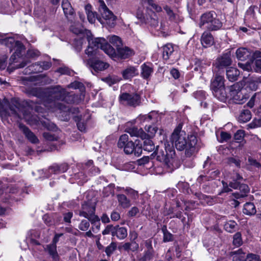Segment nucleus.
<instances>
[{"instance_id":"f257e3e1","label":"nucleus","mask_w":261,"mask_h":261,"mask_svg":"<svg viewBox=\"0 0 261 261\" xmlns=\"http://www.w3.org/2000/svg\"><path fill=\"white\" fill-rule=\"evenodd\" d=\"M182 124L179 123L174 129L170 137L171 143L166 141L164 142V149L156 146L151 158L154 154L156 155V160L164 163L165 167L169 172L178 168L179 162L175 155V147L179 151L186 150L187 156H191L195 151V146L197 143V137L193 135L187 136L186 132L181 130Z\"/></svg>"},{"instance_id":"f03ea898","label":"nucleus","mask_w":261,"mask_h":261,"mask_svg":"<svg viewBox=\"0 0 261 261\" xmlns=\"http://www.w3.org/2000/svg\"><path fill=\"white\" fill-rule=\"evenodd\" d=\"M88 46L85 53L88 56H93L96 54L98 48L103 50L105 53L111 57L116 56L115 49L102 38H93L91 32L86 33Z\"/></svg>"},{"instance_id":"7ed1b4c3","label":"nucleus","mask_w":261,"mask_h":261,"mask_svg":"<svg viewBox=\"0 0 261 261\" xmlns=\"http://www.w3.org/2000/svg\"><path fill=\"white\" fill-rule=\"evenodd\" d=\"M66 94V90L59 85L51 87L49 92V96L46 101H44V105L61 111H66L68 110L67 107L64 104L57 101V100L64 101Z\"/></svg>"},{"instance_id":"20e7f679","label":"nucleus","mask_w":261,"mask_h":261,"mask_svg":"<svg viewBox=\"0 0 261 261\" xmlns=\"http://www.w3.org/2000/svg\"><path fill=\"white\" fill-rule=\"evenodd\" d=\"M15 43L12 48V50H14L15 51L10 58V63L8 67V69L11 71L16 69L23 68L29 63L28 60L20 58L22 51L24 49V45L19 41H16Z\"/></svg>"},{"instance_id":"39448f33","label":"nucleus","mask_w":261,"mask_h":261,"mask_svg":"<svg viewBox=\"0 0 261 261\" xmlns=\"http://www.w3.org/2000/svg\"><path fill=\"white\" fill-rule=\"evenodd\" d=\"M224 82L225 79L223 76L217 74L211 84V89L213 95L222 102L225 101L228 98Z\"/></svg>"},{"instance_id":"423d86ee","label":"nucleus","mask_w":261,"mask_h":261,"mask_svg":"<svg viewBox=\"0 0 261 261\" xmlns=\"http://www.w3.org/2000/svg\"><path fill=\"white\" fill-rule=\"evenodd\" d=\"M216 17V13L213 11L203 14L200 17V27L205 26V28L210 31L220 29L222 27V23Z\"/></svg>"},{"instance_id":"0eeeda50","label":"nucleus","mask_w":261,"mask_h":261,"mask_svg":"<svg viewBox=\"0 0 261 261\" xmlns=\"http://www.w3.org/2000/svg\"><path fill=\"white\" fill-rule=\"evenodd\" d=\"M98 11L103 19H100L101 23H107L110 27L113 28L116 24V16L110 11L102 0L98 1Z\"/></svg>"},{"instance_id":"6e6552de","label":"nucleus","mask_w":261,"mask_h":261,"mask_svg":"<svg viewBox=\"0 0 261 261\" xmlns=\"http://www.w3.org/2000/svg\"><path fill=\"white\" fill-rule=\"evenodd\" d=\"M245 91L239 83H236L229 87L230 95L233 101L237 104L244 103L248 98Z\"/></svg>"},{"instance_id":"1a4fd4ad","label":"nucleus","mask_w":261,"mask_h":261,"mask_svg":"<svg viewBox=\"0 0 261 261\" xmlns=\"http://www.w3.org/2000/svg\"><path fill=\"white\" fill-rule=\"evenodd\" d=\"M136 16L138 19L140 20L141 22L152 27L155 28L158 25L157 15L151 10H147L145 14H144L142 11L139 10L137 12Z\"/></svg>"},{"instance_id":"9d476101","label":"nucleus","mask_w":261,"mask_h":261,"mask_svg":"<svg viewBox=\"0 0 261 261\" xmlns=\"http://www.w3.org/2000/svg\"><path fill=\"white\" fill-rule=\"evenodd\" d=\"M119 98L121 104L134 108L140 106L141 103L140 95L135 93L124 92L120 95Z\"/></svg>"},{"instance_id":"9b49d317","label":"nucleus","mask_w":261,"mask_h":261,"mask_svg":"<svg viewBox=\"0 0 261 261\" xmlns=\"http://www.w3.org/2000/svg\"><path fill=\"white\" fill-rule=\"evenodd\" d=\"M95 205L91 202H84L82 205V208L79 212V215L87 219L89 221H95L98 218V216L95 215Z\"/></svg>"},{"instance_id":"f8f14e48","label":"nucleus","mask_w":261,"mask_h":261,"mask_svg":"<svg viewBox=\"0 0 261 261\" xmlns=\"http://www.w3.org/2000/svg\"><path fill=\"white\" fill-rule=\"evenodd\" d=\"M230 188L233 189H239L240 192H235L232 193V196L236 199L244 198L247 196L250 191L248 186L245 184H241L239 181L232 180L229 183Z\"/></svg>"},{"instance_id":"ddd939ff","label":"nucleus","mask_w":261,"mask_h":261,"mask_svg":"<svg viewBox=\"0 0 261 261\" xmlns=\"http://www.w3.org/2000/svg\"><path fill=\"white\" fill-rule=\"evenodd\" d=\"M197 182L199 186L201 187L204 192L208 193H212L215 187V182L211 180V178L207 175H200L197 179Z\"/></svg>"},{"instance_id":"4468645a","label":"nucleus","mask_w":261,"mask_h":261,"mask_svg":"<svg viewBox=\"0 0 261 261\" xmlns=\"http://www.w3.org/2000/svg\"><path fill=\"white\" fill-rule=\"evenodd\" d=\"M124 152L126 154L134 153L136 156H139L142 151V144L140 141L136 140L135 142L129 141L127 145L124 147Z\"/></svg>"},{"instance_id":"2eb2a0df","label":"nucleus","mask_w":261,"mask_h":261,"mask_svg":"<svg viewBox=\"0 0 261 261\" xmlns=\"http://www.w3.org/2000/svg\"><path fill=\"white\" fill-rule=\"evenodd\" d=\"M62 8L64 14L67 20L70 23H73L75 20L76 13L74 9L68 0H63Z\"/></svg>"},{"instance_id":"dca6fc26","label":"nucleus","mask_w":261,"mask_h":261,"mask_svg":"<svg viewBox=\"0 0 261 261\" xmlns=\"http://www.w3.org/2000/svg\"><path fill=\"white\" fill-rule=\"evenodd\" d=\"M51 66L49 62H38L29 66L25 69V73H32L41 72L43 70H47Z\"/></svg>"},{"instance_id":"f3484780","label":"nucleus","mask_w":261,"mask_h":261,"mask_svg":"<svg viewBox=\"0 0 261 261\" xmlns=\"http://www.w3.org/2000/svg\"><path fill=\"white\" fill-rule=\"evenodd\" d=\"M86 62L87 65H89L96 72L103 71L107 69L109 66L107 63L96 59H89Z\"/></svg>"},{"instance_id":"a211bd4d","label":"nucleus","mask_w":261,"mask_h":261,"mask_svg":"<svg viewBox=\"0 0 261 261\" xmlns=\"http://www.w3.org/2000/svg\"><path fill=\"white\" fill-rule=\"evenodd\" d=\"M232 63L231 54L230 51H228L224 54L217 60L216 63V67L218 69H221L228 66Z\"/></svg>"},{"instance_id":"6ab92c4d","label":"nucleus","mask_w":261,"mask_h":261,"mask_svg":"<svg viewBox=\"0 0 261 261\" xmlns=\"http://www.w3.org/2000/svg\"><path fill=\"white\" fill-rule=\"evenodd\" d=\"M19 128L31 143L34 144L39 143V140L37 137L27 126L22 123H19Z\"/></svg>"},{"instance_id":"aec40b11","label":"nucleus","mask_w":261,"mask_h":261,"mask_svg":"<svg viewBox=\"0 0 261 261\" xmlns=\"http://www.w3.org/2000/svg\"><path fill=\"white\" fill-rule=\"evenodd\" d=\"M201 43L204 48L212 46L214 44V38L212 34L208 31H204L200 38Z\"/></svg>"},{"instance_id":"412c9836","label":"nucleus","mask_w":261,"mask_h":261,"mask_svg":"<svg viewBox=\"0 0 261 261\" xmlns=\"http://www.w3.org/2000/svg\"><path fill=\"white\" fill-rule=\"evenodd\" d=\"M236 56L238 60L241 61L252 60V51L246 48H239L236 51Z\"/></svg>"},{"instance_id":"4be33fe9","label":"nucleus","mask_w":261,"mask_h":261,"mask_svg":"<svg viewBox=\"0 0 261 261\" xmlns=\"http://www.w3.org/2000/svg\"><path fill=\"white\" fill-rule=\"evenodd\" d=\"M134 54V51L127 46L123 47V45L118 48L117 49V53H116V56L121 59H126L132 56ZM113 58H115L114 57Z\"/></svg>"},{"instance_id":"5701e85b","label":"nucleus","mask_w":261,"mask_h":261,"mask_svg":"<svg viewBox=\"0 0 261 261\" xmlns=\"http://www.w3.org/2000/svg\"><path fill=\"white\" fill-rule=\"evenodd\" d=\"M68 169V165L66 164L60 165L54 164L48 168V172L50 174H60L66 172Z\"/></svg>"},{"instance_id":"b1692460","label":"nucleus","mask_w":261,"mask_h":261,"mask_svg":"<svg viewBox=\"0 0 261 261\" xmlns=\"http://www.w3.org/2000/svg\"><path fill=\"white\" fill-rule=\"evenodd\" d=\"M126 132L132 137H140L142 140L145 139L148 136L142 128H138L135 126L127 128Z\"/></svg>"},{"instance_id":"393cba45","label":"nucleus","mask_w":261,"mask_h":261,"mask_svg":"<svg viewBox=\"0 0 261 261\" xmlns=\"http://www.w3.org/2000/svg\"><path fill=\"white\" fill-rule=\"evenodd\" d=\"M124 79L128 80L138 74V69L134 66H129L121 72Z\"/></svg>"},{"instance_id":"a878e982","label":"nucleus","mask_w":261,"mask_h":261,"mask_svg":"<svg viewBox=\"0 0 261 261\" xmlns=\"http://www.w3.org/2000/svg\"><path fill=\"white\" fill-rule=\"evenodd\" d=\"M25 92L29 96H33L40 98H43L44 95V92L40 88L28 87L25 89Z\"/></svg>"},{"instance_id":"bb28decb","label":"nucleus","mask_w":261,"mask_h":261,"mask_svg":"<svg viewBox=\"0 0 261 261\" xmlns=\"http://www.w3.org/2000/svg\"><path fill=\"white\" fill-rule=\"evenodd\" d=\"M81 95L66 91L64 101L67 103H78L81 100Z\"/></svg>"},{"instance_id":"cd10ccee","label":"nucleus","mask_w":261,"mask_h":261,"mask_svg":"<svg viewBox=\"0 0 261 261\" xmlns=\"http://www.w3.org/2000/svg\"><path fill=\"white\" fill-rule=\"evenodd\" d=\"M229 255L232 257V261H246L245 253L243 252L242 249L230 252Z\"/></svg>"},{"instance_id":"c85d7f7f","label":"nucleus","mask_w":261,"mask_h":261,"mask_svg":"<svg viewBox=\"0 0 261 261\" xmlns=\"http://www.w3.org/2000/svg\"><path fill=\"white\" fill-rule=\"evenodd\" d=\"M226 76L228 80L230 82L237 81L240 75V71L233 67H230L226 70Z\"/></svg>"},{"instance_id":"c756f323","label":"nucleus","mask_w":261,"mask_h":261,"mask_svg":"<svg viewBox=\"0 0 261 261\" xmlns=\"http://www.w3.org/2000/svg\"><path fill=\"white\" fill-rule=\"evenodd\" d=\"M127 236V229L124 227H120L117 225L115 226L114 237L116 236L118 239L123 240Z\"/></svg>"},{"instance_id":"7c9ffc66","label":"nucleus","mask_w":261,"mask_h":261,"mask_svg":"<svg viewBox=\"0 0 261 261\" xmlns=\"http://www.w3.org/2000/svg\"><path fill=\"white\" fill-rule=\"evenodd\" d=\"M156 114L153 112H151L148 115H139L137 119L140 121L141 123L148 122L150 123H153L155 121V117Z\"/></svg>"},{"instance_id":"2f4dec72","label":"nucleus","mask_w":261,"mask_h":261,"mask_svg":"<svg viewBox=\"0 0 261 261\" xmlns=\"http://www.w3.org/2000/svg\"><path fill=\"white\" fill-rule=\"evenodd\" d=\"M153 72V67L151 66L144 63L141 65V75L145 80H148Z\"/></svg>"},{"instance_id":"473e14b6","label":"nucleus","mask_w":261,"mask_h":261,"mask_svg":"<svg viewBox=\"0 0 261 261\" xmlns=\"http://www.w3.org/2000/svg\"><path fill=\"white\" fill-rule=\"evenodd\" d=\"M39 121L40 124L47 130L51 131H56L58 129L57 126L55 124L50 121V120L45 118H41L40 117H38Z\"/></svg>"},{"instance_id":"72a5a7b5","label":"nucleus","mask_w":261,"mask_h":261,"mask_svg":"<svg viewBox=\"0 0 261 261\" xmlns=\"http://www.w3.org/2000/svg\"><path fill=\"white\" fill-rule=\"evenodd\" d=\"M154 251H150L145 250L143 254H140L137 256L138 261H150L153 258Z\"/></svg>"},{"instance_id":"f704fd0d","label":"nucleus","mask_w":261,"mask_h":261,"mask_svg":"<svg viewBox=\"0 0 261 261\" xmlns=\"http://www.w3.org/2000/svg\"><path fill=\"white\" fill-rule=\"evenodd\" d=\"M117 198L119 203V205H120L122 208H126L130 206V200L128 199L125 195L118 194L117 195Z\"/></svg>"},{"instance_id":"c9c22d12","label":"nucleus","mask_w":261,"mask_h":261,"mask_svg":"<svg viewBox=\"0 0 261 261\" xmlns=\"http://www.w3.org/2000/svg\"><path fill=\"white\" fill-rule=\"evenodd\" d=\"M243 212L248 216L253 215L256 213L255 206L252 202H247L244 205Z\"/></svg>"},{"instance_id":"e433bc0d","label":"nucleus","mask_w":261,"mask_h":261,"mask_svg":"<svg viewBox=\"0 0 261 261\" xmlns=\"http://www.w3.org/2000/svg\"><path fill=\"white\" fill-rule=\"evenodd\" d=\"M143 143H141L142 145V149L144 150L150 152L155 149V146L151 140V138L146 137L145 139L142 140Z\"/></svg>"},{"instance_id":"4c0bfd02","label":"nucleus","mask_w":261,"mask_h":261,"mask_svg":"<svg viewBox=\"0 0 261 261\" xmlns=\"http://www.w3.org/2000/svg\"><path fill=\"white\" fill-rule=\"evenodd\" d=\"M163 57L164 59L167 60L174 52L173 46L168 43L163 47Z\"/></svg>"},{"instance_id":"58836bf2","label":"nucleus","mask_w":261,"mask_h":261,"mask_svg":"<svg viewBox=\"0 0 261 261\" xmlns=\"http://www.w3.org/2000/svg\"><path fill=\"white\" fill-rule=\"evenodd\" d=\"M122 249L127 252H128L129 250L134 252L139 249V245L135 242H132L130 243L127 242L124 243L121 247H119V249Z\"/></svg>"},{"instance_id":"ea45409f","label":"nucleus","mask_w":261,"mask_h":261,"mask_svg":"<svg viewBox=\"0 0 261 261\" xmlns=\"http://www.w3.org/2000/svg\"><path fill=\"white\" fill-rule=\"evenodd\" d=\"M86 12L87 15V18L89 22L93 23L95 21L96 16L97 15L96 12H93L92 11V6L90 5H87L85 7Z\"/></svg>"},{"instance_id":"a19ab883","label":"nucleus","mask_w":261,"mask_h":261,"mask_svg":"<svg viewBox=\"0 0 261 261\" xmlns=\"http://www.w3.org/2000/svg\"><path fill=\"white\" fill-rule=\"evenodd\" d=\"M45 249L54 260H57L59 259V255L57 251V245L50 244L46 245Z\"/></svg>"},{"instance_id":"79ce46f5","label":"nucleus","mask_w":261,"mask_h":261,"mask_svg":"<svg viewBox=\"0 0 261 261\" xmlns=\"http://www.w3.org/2000/svg\"><path fill=\"white\" fill-rule=\"evenodd\" d=\"M251 118V112L247 109L243 110L239 116V121L240 122L245 123Z\"/></svg>"},{"instance_id":"37998d69","label":"nucleus","mask_w":261,"mask_h":261,"mask_svg":"<svg viewBox=\"0 0 261 261\" xmlns=\"http://www.w3.org/2000/svg\"><path fill=\"white\" fill-rule=\"evenodd\" d=\"M255 113L258 116V118H255L252 123L250 124L251 128L261 126V105L256 110Z\"/></svg>"},{"instance_id":"c03bdc74","label":"nucleus","mask_w":261,"mask_h":261,"mask_svg":"<svg viewBox=\"0 0 261 261\" xmlns=\"http://www.w3.org/2000/svg\"><path fill=\"white\" fill-rule=\"evenodd\" d=\"M71 23L72 24L70 25V30L75 34H82L84 33L85 31H86L87 33L88 31L84 29L80 24H75L74 21Z\"/></svg>"},{"instance_id":"a18cd8bd","label":"nucleus","mask_w":261,"mask_h":261,"mask_svg":"<svg viewBox=\"0 0 261 261\" xmlns=\"http://www.w3.org/2000/svg\"><path fill=\"white\" fill-rule=\"evenodd\" d=\"M109 42L115 47H116V49L120 46H122V41L121 39L116 35H112L111 36H109L108 38Z\"/></svg>"},{"instance_id":"49530a36","label":"nucleus","mask_w":261,"mask_h":261,"mask_svg":"<svg viewBox=\"0 0 261 261\" xmlns=\"http://www.w3.org/2000/svg\"><path fill=\"white\" fill-rule=\"evenodd\" d=\"M16 41L12 37H8L1 40V43L9 47L10 51H12V48L13 47Z\"/></svg>"},{"instance_id":"de8ad7c7","label":"nucleus","mask_w":261,"mask_h":261,"mask_svg":"<svg viewBox=\"0 0 261 261\" xmlns=\"http://www.w3.org/2000/svg\"><path fill=\"white\" fill-rule=\"evenodd\" d=\"M237 223L232 220H230L225 223L224 228L226 231L228 232L232 233L236 230Z\"/></svg>"},{"instance_id":"09e8293b","label":"nucleus","mask_w":261,"mask_h":261,"mask_svg":"<svg viewBox=\"0 0 261 261\" xmlns=\"http://www.w3.org/2000/svg\"><path fill=\"white\" fill-rule=\"evenodd\" d=\"M129 141H128V136L127 134L122 135L118 141L117 145L119 148H123L127 145V143H129Z\"/></svg>"},{"instance_id":"8fccbe9b","label":"nucleus","mask_w":261,"mask_h":261,"mask_svg":"<svg viewBox=\"0 0 261 261\" xmlns=\"http://www.w3.org/2000/svg\"><path fill=\"white\" fill-rule=\"evenodd\" d=\"M145 129L148 133L147 137L152 138L155 136L158 130V127L154 125L146 124Z\"/></svg>"},{"instance_id":"3c124183","label":"nucleus","mask_w":261,"mask_h":261,"mask_svg":"<svg viewBox=\"0 0 261 261\" xmlns=\"http://www.w3.org/2000/svg\"><path fill=\"white\" fill-rule=\"evenodd\" d=\"M253 64V62L252 60L249 59V60L246 61L245 63L239 62L238 63V66L240 68L243 69V70L249 71L253 70L252 66Z\"/></svg>"},{"instance_id":"603ef678","label":"nucleus","mask_w":261,"mask_h":261,"mask_svg":"<svg viewBox=\"0 0 261 261\" xmlns=\"http://www.w3.org/2000/svg\"><path fill=\"white\" fill-rule=\"evenodd\" d=\"M245 136V131L242 129H239L234 135V139L238 143H241L244 140Z\"/></svg>"},{"instance_id":"864d4df0","label":"nucleus","mask_w":261,"mask_h":261,"mask_svg":"<svg viewBox=\"0 0 261 261\" xmlns=\"http://www.w3.org/2000/svg\"><path fill=\"white\" fill-rule=\"evenodd\" d=\"M68 87L74 89H79L81 92H82L85 90V87L83 83L80 82L75 81L70 83Z\"/></svg>"},{"instance_id":"5fc2aeb1","label":"nucleus","mask_w":261,"mask_h":261,"mask_svg":"<svg viewBox=\"0 0 261 261\" xmlns=\"http://www.w3.org/2000/svg\"><path fill=\"white\" fill-rule=\"evenodd\" d=\"M162 231L164 234V242H167L173 241V235L167 230L166 226H165V228L164 227L162 228Z\"/></svg>"},{"instance_id":"6e6d98bb","label":"nucleus","mask_w":261,"mask_h":261,"mask_svg":"<svg viewBox=\"0 0 261 261\" xmlns=\"http://www.w3.org/2000/svg\"><path fill=\"white\" fill-rule=\"evenodd\" d=\"M116 247L117 244L115 242H112L110 245L107 246L105 249V252L107 256H110L116 249Z\"/></svg>"},{"instance_id":"4d7b16f0","label":"nucleus","mask_w":261,"mask_h":261,"mask_svg":"<svg viewBox=\"0 0 261 261\" xmlns=\"http://www.w3.org/2000/svg\"><path fill=\"white\" fill-rule=\"evenodd\" d=\"M241 234L238 232L233 236V244L234 246L239 247L242 244Z\"/></svg>"},{"instance_id":"13d9d810","label":"nucleus","mask_w":261,"mask_h":261,"mask_svg":"<svg viewBox=\"0 0 261 261\" xmlns=\"http://www.w3.org/2000/svg\"><path fill=\"white\" fill-rule=\"evenodd\" d=\"M93 162L92 160H89L85 164L84 168L85 169H88L90 168L89 170L91 171V172L93 173V172H98L99 171V169L97 168H95L93 166Z\"/></svg>"},{"instance_id":"bf43d9fd","label":"nucleus","mask_w":261,"mask_h":261,"mask_svg":"<svg viewBox=\"0 0 261 261\" xmlns=\"http://www.w3.org/2000/svg\"><path fill=\"white\" fill-rule=\"evenodd\" d=\"M89 221L86 220H83L81 221L79 225V228L82 231H86L88 229L90 226Z\"/></svg>"},{"instance_id":"052dcab7","label":"nucleus","mask_w":261,"mask_h":261,"mask_svg":"<svg viewBox=\"0 0 261 261\" xmlns=\"http://www.w3.org/2000/svg\"><path fill=\"white\" fill-rule=\"evenodd\" d=\"M163 9L166 11L170 20H173L175 19V14L171 10L170 7L166 5L163 7Z\"/></svg>"},{"instance_id":"680f3d73","label":"nucleus","mask_w":261,"mask_h":261,"mask_svg":"<svg viewBox=\"0 0 261 261\" xmlns=\"http://www.w3.org/2000/svg\"><path fill=\"white\" fill-rule=\"evenodd\" d=\"M115 230V226L112 225H108L105 229L102 231V234L103 235H106L109 233H111L112 236L114 237Z\"/></svg>"},{"instance_id":"e2e57ef3","label":"nucleus","mask_w":261,"mask_h":261,"mask_svg":"<svg viewBox=\"0 0 261 261\" xmlns=\"http://www.w3.org/2000/svg\"><path fill=\"white\" fill-rule=\"evenodd\" d=\"M40 55V52L37 49H29L27 51V57L31 58H36L39 57Z\"/></svg>"},{"instance_id":"0e129e2a","label":"nucleus","mask_w":261,"mask_h":261,"mask_svg":"<svg viewBox=\"0 0 261 261\" xmlns=\"http://www.w3.org/2000/svg\"><path fill=\"white\" fill-rule=\"evenodd\" d=\"M252 66L255 72L261 73V59H256Z\"/></svg>"},{"instance_id":"69168bd1","label":"nucleus","mask_w":261,"mask_h":261,"mask_svg":"<svg viewBox=\"0 0 261 261\" xmlns=\"http://www.w3.org/2000/svg\"><path fill=\"white\" fill-rule=\"evenodd\" d=\"M83 43V40L82 39H74L73 45L77 51H80L82 50Z\"/></svg>"},{"instance_id":"338daca9","label":"nucleus","mask_w":261,"mask_h":261,"mask_svg":"<svg viewBox=\"0 0 261 261\" xmlns=\"http://www.w3.org/2000/svg\"><path fill=\"white\" fill-rule=\"evenodd\" d=\"M231 138V135L230 134L225 132H222L220 134V142H227Z\"/></svg>"},{"instance_id":"774afa93","label":"nucleus","mask_w":261,"mask_h":261,"mask_svg":"<svg viewBox=\"0 0 261 261\" xmlns=\"http://www.w3.org/2000/svg\"><path fill=\"white\" fill-rule=\"evenodd\" d=\"M246 261H259V256L254 254H248L246 256Z\"/></svg>"}]
</instances>
